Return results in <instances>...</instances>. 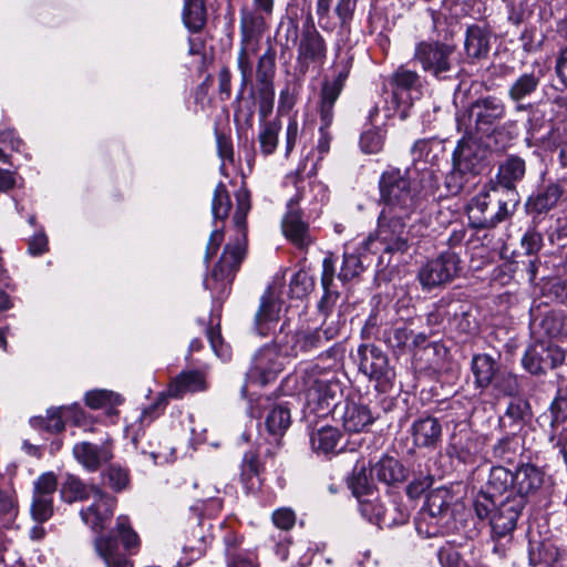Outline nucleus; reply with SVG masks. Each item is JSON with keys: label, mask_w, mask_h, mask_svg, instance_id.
Returning <instances> with one entry per match:
<instances>
[{"label": "nucleus", "mask_w": 567, "mask_h": 567, "mask_svg": "<svg viewBox=\"0 0 567 567\" xmlns=\"http://www.w3.org/2000/svg\"><path fill=\"white\" fill-rule=\"evenodd\" d=\"M236 210L233 217L237 237L234 243L226 245L223 255L212 275L204 280V286L210 290L214 298L223 299L227 293L246 254V217L250 210V195L245 188L236 193Z\"/></svg>", "instance_id": "obj_1"}, {"label": "nucleus", "mask_w": 567, "mask_h": 567, "mask_svg": "<svg viewBox=\"0 0 567 567\" xmlns=\"http://www.w3.org/2000/svg\"><path fill=\"white\" fill-rule=\"evenodd\" d=\"M288 380L295 382V390L305 394L308 406L318 414L330 412L342 396L334 373L315 362L301 363Z\"/></svg>", "instance_id": "obj_2"}, {"label": "nucleus", "mask_w": 567, "mask_h": 567, "mask_svg": "<svg viewBox=\"0 0 567 567\" xmlns=\"http://www.w3.org/2000/svg\"><path fill=\"white\" fill-rule=\"evenodd\" d=\"M261 24V19L252 14H245L240 20V43L237 55V69L240 72V84L235 99V117L237 120H244V122L249 125H251L255 114L254 91H251L250 101L248 102L244 100V93L250 83L252 71L251 59L260 50Z\"/></svg>", "instance_id": "obj_3"}, {"label": "nucleus", "mask_w": 567, "mask_h": 567, "mask_svg": "<svg viewBox=\"0 0 567 567\" xmlns=\"http://www.w3.org/2000/svg\"><path fill=\"white\" fill-rule=\"evenodd\" d=\"M410 217H384L380 214L378 228L363 243V249L380 255V264L389 266L392 257L404 255L413 245V237L406 228Z\"/></svg>", "instance_id": "obj_4"}, {"label": "nucleus", "mask_w": 567, "mask_h": 567, "mask_svg": "<svg viewBox=\"0 0 567 567\" xmlns=\"http://www.w3.org/2000/svg\"><path fill=\"white\" fill-rule=\"evenodd\" d=\"M409 172L391 167L382 173L379 189L384 217H411L416 208L415 192L411 186Z\"/></svg>", "instance_id": "obj_5"}, {"label": "nucleus", "mask_w": 567, "mask_h": 567, "mask_svg": "<svg viewBox=\"0 0 567 567\" xmlns=\"http://www.w3.org/2000/svg\"><path fill=\"white\" fill-rule=\"evenodd\" d=\"M471 370L476 389L489 391L494 399L516 396L520 393L518 377L503 368L487 353L475 354L472 359Z\"/></svg>", "instance_id": "obj_6"}, {"label": "nucleus", "mask_w": 567, "mask_h": 567, "mask_svg": "<svg viewBox=\"0 0 567 567\" xmlns=\"http://www.w3.org/2000/svg\"><path fill=\"white\" fill-rule=\"evenodd\" d=\"M297 185V194L288 202V212L282 220V230L285 236L296 246L302 248L310 244L309 227L301 218V214L297 205L301 200H307L310 205L323 203L328 200V189L320 182L309 183V189L313 194H306L307 187L303 181L293 178Z\"/></svg>", "instance_id": "obj_7"}, {"label": "nucleus", "mask_w": 567, "mask_h": 567, "mask_svg": "<svg viewBox=\"0 0 567 567\" xmlns=\"http://www.w3.org/2000/svg\"><path fill=\"white\" fill-rule=\"evenodd\" d=\"M453 501L454 495L446 487L431 491L415 523L417 533L431 538L452 530L454 527V517L451 509Z\"/></svg>", "instance_id": "obj_8"}, {"label": "nucleus", "mask_w": 567, "mask_h": 567, "mask_svg": "<svg viewBox=\"0 0 567 567\" xmlns=\"http://www.w3.org/2000/svg\"><path fill=\"white\" fill-rule=\"evenodd\" d=\"M506 105L496 96H485L470 103L466 110L456 115V125L465 134L491 133L505 117Z\"/></svg>", "instance_id": "obj_9"}, {"label": "nucleus", "mask_w": 567, "mask_h": 567, "mask_svg": "<svg viewBox=\"0 0 567 567\" xmlns=\"http://www.w3.org/2000/svg\"><path fill=\"white\" fill-rule=\"evenodd\" d=\"M327 54V42L315 23H305L297 44L296 72L303 76L310 69L322 68Z\"/></svg>", "instance_id": "obj_10"}, {"label": "nucleus", "mask_w": 567, "mask_h": 567, "mask_svg": "<svg viewBox=\"0 0 567 567\" xmlns=\"http://www.w3.org/2000/svg\"><path fill=\"white\" fill-rule=\"evenodd\" d=\"M498 188L477 194L467 206V215L474 228H489L503 221L509 215L507 202L496 199Z\"/></svg>", "instance_id": "obj_11"}, {"label": "nucleus", "mask_w": 567, "mask_h": 567, "mask_svg": "<svg viewBox=\"0 0 567 567\" xmlns=\"http://www.w3.org/2000/svg\"><path fill=\"white\" fill-rule=\"evenodd\" d=\"M390 84L392 87V110L403 121L409 116V111L413 105L412 92L420 93V75L405 65H401L392 73Z\"/></svg>", "instance_id": "obj_12"}, {"label": "nucleus", "mask_w": 567, "mask_h": 567, "mask_svg": "<svg viewBox=\"0 0 567 567\" xmlns=\"http://www.w3.org/2000/svg\"><path fill=\"white\" fill-rule=\"evenodd\" d=\"M454 47L439 41H421L416 44L413 59L421 64L424 72L434 78L445 79V73L452 69L451 56Z\"/></svg>", "instance_id": "obj_13"}, {"label": "nucleus", "mask_w": 567, "mask_h": 567, "mask_svg": "<svg viewBox=\"0 0 567 567\" xmlns=\"http://www.w3.org/2000/svg\"><path fill=\"white\" fill-rule=\"evenodd\" d=\"M460 258L454 252H443L427 261L419 270L417 278L423 288L431 289L452 281L460 272Z\"/></svg>", "instance_id": "obj_14"}, {"label": "nucleus", "mask_w": 567, "mask_h": 567, "mask_svg": "<svg viewBox=\"0 0 567 567\" xmlns=\"http://www.w3.org/2000/svg\"><path fill=\"white\" fill-rule=\"evenodd\" d=\"M285 357L275 346L259 349L252 358L251 367L247 372V381L265 385L277 379L284 370Z\"/></svg>", "instance_id": "obj_15"}, {"label": "nucleus", "mask_w": 567, "mask_h": 567, "mask_svg": "<svg viewBox=\"0 0 567 567\" xmlns=\"http://www.w3.org/2000/svg\"><path fill=\"white\" fill-rule=\"evenodd\" d=\"M564 360L565 353L557 346L535 342L526 350L522 362L529 373L538 375L557 368Z\"/></svg>", "instance_id": "obj_16"}, {"label": "nucleus", "mask_w": 567, "mask_h": 567, "mask_svg": "<svg viewBox=\"0 0 567 567\" xmlns=\"http://www.w3.org/2000/svg\"><path fill=\"white\" fill-rule=\"evenodd\" d=\"M486 148L482 146L473 134H466L453 152V165L458 172L468 173L471 176L477 175L484 167Z\"/></svg>", "instance_id": "obj_17"}, {"label": "nucleus", "mask_w": 567, "mask_h": 567, "mask_svg": "<svg viewBox=\"0 0 567 567\" xmlns=\"http://www.w3.org/2000/svg\"><path fill=\"white\" fill-rule=\"evenodd\" d=\"M359 370L380 384L389 383L393 372L386 354L373 344H361L358 348Z\"/></svg>", "instance_id": "obj_18"}, {"label": "nucleus", "mask_w": 567, "mask_h": 567, "mask_svg": "<svg viewBox=\"0 0 567 567\" xmlns=\"http://www.w3.org/2000/svg\"><path fill=\"white\" fill-rule=\"evenodd\" d=\"M524 506L525 499L522 496H506L502 499L491 516L493 535L505 537L512 534Z\"/></svg>", "instance_id": "obj_19"}, {"label": "nucleus", "mask_w": 567, "mask_h": 567, "mask_svg": "<svg viewBox=\"0 0 567 567\" xmlns=\"http://www.w3.org/2000/svg\"><path fill=\"white\" fill-rule=\"evenodd\" d=\"M471 305L460 299L441 300L437 313L447 321L450 329L460 333H470L475 329Z\"/></svg>", "instance_id": "obj_20"}, {"label": "nucleus", "mask_w": 567, "mask_h": 567, "mask_svg": "<svg viewBox=\"0 0 567 567\" xmlns=\"http://www.w3.org/2000/svg\"><path fill=\"white\" fill-rule=\"evenodd\" d=\"M74 458L89 472H96L103 464L113 458V446L110 441L101 444L80 442L73 446Z\"/></svg>", "instance_id": "obj_21"}, {"label": "nucleus", "mask_w": 567, "mask_h": 567, "mask_svg": "<svg viewBox=\"0 0 567 567\" xmlns=\"http://www.w3.org/2000/svg\"><path fill=\"white\" fill-rule=\"evenodd\" d=\"M93 503L80 512L83 522L93 529L101 527L113 515L115 498L100 487L93 489Z\"/></svg>", "instance_id": "obj_22"}, {"label": "nucleus", "mask_w": 567, "mask_h": 567, "mask_svg": "<svg viewBox=\"0 0 567 567\" xmlns=\"http://www.w3.org/2000/svg\"><path fill=\"white\" fill-rule=\"evenodd\" d=\"M341 421L348 432L359 433L372 425L375 416L371 409L361 401L347 400Z\"/></svg>", "instance_id": "obj_23"}, {"label": "nucleus", "mask_w": 567, "mask_h": 567, "mask_svg": "<svg viewBox=\"0 0 567 567\" xmlns=\"http://www.w3.org/2000/svg\"><path fill=\"white\" fill-rule=\"evenodd\" d=\"M411 432L414 445L435 449L441 442L442 425L436 417L424 416L413 422Z\"/></svg>", "instance_id": "obj_24"}, {"label": "nucleus", "mask_w": 567, "mask_h": 567, "mask_svg": "<svg viewBox=\"0 0 567 567\" xmlns=\"http://www.w3.org/2000/svg\"><path fill=\"white\" fill-rule=\"evenodd\" d=\"M337 336V330L327 327L326 329H315L298 331L292 337L291 349L297 355L299 353H309L323 346L324 341H329Z\"/></svg>", "instance_id": "obj_25"}, {"label": "nucleus", "mask_w": 567, "mask_h": 567, "mask_svg": "<svg viewBox=\"0 0 567 567\" xmlns=\"http://www.w3.org/2000/svg\"><path fill=\"white\" fill-rule=\"evenodd\" d=\"M447 454L463 464H474L480 453L478 443L467 431L451 436Z\"/></svg>", "instance_id": "obj_26"}, {"label": "nucleus", "mask_w": 567, "mask_h": 567, "mask_svg": "<svg viewBox=\"0 0 567 567\" xmlns=\"http://www.w3.org/2000/svg\"><path fill=\"white\" fill-rule=\"evenodd\" d=\"M514 492L508 496H525L535 493L544 483V473L535 465L524 464L515 473Z\"/></svg>", "instance_id": "obj_27"}, {"label": "nucleus", "mask_w": 567, "mask_h": 567, "mask_svg": "<svg viewBox=\"0 0 567 567\" xmlns=\"http://www.w3.org/2000/svg\"><path fill=\"white\" fill-rule=\"evenodd\" d=\"M491 31L477 24L467 27L464 40V50L470 59L487 56L491 48Z\"/></svg>", "instance_id": "obj_28"}, {"label": "nucleus", "mask_w": 567, "mask_h": 567, "mask_svg": "<svg viewBox=\"0 0 567 567\" xmlns=\"http://www.w3.org/2000/svg\"><path fill=\"white\" fill-rule=\"evenodd\" d=\"M207 382L199 371L181 372L168 385L167 394L171 398H182L186 393L205 391Z\"/></svg>", "instance_id": "obj_29"}, {"label": "nucleus", "mask_w": 567, "mask_h": 567, "mask_svg": "<svg viewBox=\"0 0 567 567\" xmlns=\"http://www.w3.org/2000/svg\"><path fill=\"white\" fill-rule=\"evenodd\" d=\"M544 72L540 68L520 74L509 86L508 96L513 102H520L532 96L540 84Z\"/></svg>", "instance_id": "obj_30"}, {"label": "nucleus", "mask_w": 567, "mask_h": 567, "mask_svg": "<svg viewBox=\"0 0 567 567\" xmlns=\"http://www.w3.org/2000/svg\"><path fill=\"white\" fill-rule=\"evenodd\" d=\"M281 310V303L268 290L260 300V307L255 317V324L260 336H267L269 323L277 322Z\"/></svg>", "instance_id": "obj_31"}, {"label": "nucleus", "mask_w": 567, "mask_h": 567, "mask_svg": "<svg viewBox=\"0 0 567 567\" xmlns=\"http://www.w3.org/2000/svg\"><path fill=\"white\" fill-rule=\"evenodd\" d=\"M94 545L106 567H133L132 563L118 551V542L115 536H101L96 538Z\"/></svg>", "instance_id": "obj_32"}, {"label": "nucleus", "mask_w": 567, "mask_h": 567, "mask_svg": "<svg viewBox=\"0 0 567 567\" xmlns=\"http://www.w3.org/2000/svg\"><path fill=\"white\" fill-rule=\"evenodd\" d=\"M96 485H86L80 477L66 474L61 483L60 495L63 502L72 504L83 502L91 497Z\"/></svg>", "instance_id": "obj_33"}, {"label": "nucleus", "mask_w": 567, "mask_h": 567, "mask_svg": "<svg viewBox=\"0 0 567 567\" xmlns=\"http://www.w3.org/2000/svg\"><path fill=\"white\" fill-rule=\"evenodd\" d=\"M525 175V162L517 157L512 156L507 158L502 165L498 167L497 173V183L499 187L505 188L507 192L514 196V187L515 183L520 181Z\"/></svg>", "instance_id": "obj_34"}, {"label": "nucleus", "mask_w": 567, "mask_h": 567, "mask_svg": "<svg viewBox=\"0 0 567 567\" xmlns=\"http://www.w3.org/2000/svg\"><path fill=\"white\" fill-rule=\"evenodd\" d=\"M259 474L260 463L257 453L254 451L245 453L241 463L240 481L246 493L250 494L259 491L261 486V478Z\"/></svg>", "instance_id": "obj_35"}, {"label": "nucleus", "mask_w": 567, "mask_h": 567, "mask_svg": "<svg viewBox=\"0 0 567 567\" xmlns=\"http://www.w3.org/2000/svg\"><path fill=\"white\" fill-rule=\"evenodd\" d=\"M371 478L392 484L404 478L403 466L393 457L383 456L370 468Z\"/></svg>", "instance_id": "obj_36"}, {"label": "nucleus", "mask_w": 567, "mask_h": 567, "mask_svg": "<svg viewBox=\"0 0 567 567\" xmlns=\"http://www.w3.org/2000/svg\"><path fill=\"white\" fill-rule=\"evenodd\" d=\"M342 435L333 426H322L310 435L311 447L317 453L329 454L338 451Z\"/></svg>", "instance_id": "obj_37"}, {"label": "nucleus", "mask_w": 567, "mask_h": 567, "mask_svg": "<svg viewBox=\"0 0 567 567\" xmlns=\"http://www.w3.org/2000/svg\"><path fill=\"white\" fill-rule=\"evenodd\" d=\"M276 75V50L268 45L265 52L258 58L256 65L257 87L275 86Z\"/></svg>", "instance_id": "obj_38"}, {"label": "nucleus", "mask_w": 567, "mask_h": 567, "mask_svg": "<svg viewBox=\"0 0 567 567\" xmlns=\"http://www.w3.org/2000/svg\"><path fill=\"white\" fill-rule=\"evenodd\" d=\"M564 188L559 184H549L542 188L534 197H530L528 205L537 213H546L553 209L560 200Z\"/></svg>", "instance_id": "obj_39"}, {"label": "nucleus", "mask_w": 567, "mask_h": 567, "mask_svg": "<svg viewBox=\"0 0 567 567\" xmlns=\"http://www.w3.org/2000/svg\"><path fill=\"white\" fill-rule=\"evenodd\" d=\"M515 476L514 473L504 466L492 467L487 481L488 493L492 495H503L509 491L514 493Z\"/></svg>", "instance_id": "obj_40"}, {"label": "nucleus", "mask_w": 567, "mask_h": 567, "mask_svg": "<svg viewBox=\"0 0 567 567\" xmlns=\"http://www.w3.org/2000/svg\"><path fill=\"white\" fill-rule=\"evenodd\" d=\"M183 20L188 30L199 31L206 23L204 0H185Z\"/></svg>", "instance_id": "obj_41"}, {"label": "nucleus", "mask_w": 567, "mask_h": 567, "mask_svg": "<svg viewBox=\"0 0 567 567\" xmlns=\"http://www.w3.org/2000/svg\"><path fill=\"white\" fill-rule=\"evenodd\" d=\"M265 423L271 435H284L291 423L290 410L281 404L274 406L267 414Z\"/></svg>", "instance_id": "obj_42"}, {"label": "nucleus", "mask_w": 567, "mask_h": 567, "mask_svg": "<svg viewBox=\"0 0 567 567\" xmlns=\"http://www.w3.org/2000/svg\"><path fill=\"white\" fill-rule=\"evenodd\" d=\"M280 130L281 123L278 120L260 123L258 142L264 155H270L276 151Z\"/></svg>", "instance_id": "obj_43"}, {"label": "nucleus", "mask_w": 567, "mask_h": 567, "mask_svg": "<svg viewBox=\"0 0 567 567\" xmlns=\"http://www.w3.org/2000/svg\"><path fill=\"white\" fill-rule=\"evenodd\" d=\"M342 90L338 86H332L329 83L324 82L322 84L321 93H320V121L324 123V125H331L333 121V107L337 100L340 96Z\"/></svg>", "instance_id": "obj_44"}, {"label": "nucleus", "mask_w": 567, "mask_h": 567, "mask_svg": "<svg viewBox=\"0 0 567 567\" xmlns=\"http://www.w3.org/2000/svg\"><path fill=\"white\" fill-rule=\"evenodd\" d=\"M519 439L516 435H506L493 446V456L499 461L512 463L519 454Z\"/></svg>", "instance_id": "obj_45"}, {"label": "nucleus", "mask_w": 567, "mask_h": 567, "mask_svg": "<svg viewBox=\"0 0 567 567\" xmlns=\"http://www.w3.org/2000/svg\"><path fill=\"white\" fill-rule=\"evenodd\" d=\"M231 199L224 183H219L215 190L212 200V214L215 220L224 221L230 212Z\"/></svg>", "instance_id": "obj_46"}, {"label": "nucleus", "mask_w": 567, "mask_h": 567, "mask_svg": "<svg viewBox=\"0 0 567 567\" xmlns=\"http://www.w3.org/2000/svg\"><path fill=\"white\" fill-rule=\"evenodd\" d=\"M409 517L410 512L408 507L393 499L384 508L381 519L383 525L389 528L405 524Z\"/></svg>", "instance_id": "obj_47"}, {"label": "nucleus", "mask_w": 567, "mask_h": 567, "mask_svg": "<svg viewBox=\"0 0 567 567\" xmlns=\"http://www.w3.org/2000/svg\"><path fill=\"white\" fill-rule=\"evenodd\" d=\"M528 411V403L523 399H515L509 402L504 416L501 419L502 426L508 425L513 427H519L524 421L525 415Z\"/></svg>", "instance_id": "obj_48"}, {"label": "nucleus", "mask_w": 567, "mask_h": 567, "mask_svg": "<svg viewBox=\"0 0 567 567\" xmlns=\"http://www.w3.org/2000/svg\"><path fill=\"white\" fill-rule=\"evenodd\" d=\"M313 287V278L306 270L301 269L290 279L289 292L292 298L301 299L309 295Z\"/></svg>", "instance_id": "obj_49"}, {"label": "nucleus", "mask_w": 567, "mask_h": 567, "mask_svg": "<svg viewBox=\"0 0 567 567\" xmlns=\"http://www.w3.org/2000/svg\"><path fill=\"white\" fill-rule=\"evenodd\" d=\"M106 484L115 492H122L130 485L128 471L120 465H111L103 472Z\"/></svg>", "instance_id": "obj_50"}, {"label": "nucleus", "mask_w": 567, "mask_h": 567, "mask_svg": "<svg viewBox=\"0 0 567 567\" xmlns=\"http://www.w3.org/2000/svg\"><path fill=\"white\" fill-rule=\"evenodd\" d=\"M363 271V264L360 257L354 252L346 251L343 255V262L338 278L343 281H350L358 277Z\"/></svg>", "instance_id": "obj_51"}, {"label": "nucleus", "mask_w": 567, "mask_h": 567, "mask_svg": "<svg viewBox=\"0 0 567 567\" xmlns=\"http://www.w3.org/2000/svg\"><path fill=\"white\" fill-rule=\"evenodd\" d=\"M30 513L33 520L39 524L49 520L53 515V498L32 496Z\"/></svg>", "instance_id": "obj_52"}, {"label": "nucleus", "mask_w": 567, "mask_h": 567, "mask_svg": "<svg viewBox=\"0 0 567 567\" xmlns=\"http://www.w3.org/2000/svg\"><path fill=\"white\" fill-rule=\"evenodd\" d=\"M275 103V86L257 87V104L260 123L268 122Z\"/></svg>", "instance_id": "obj_53"}, {"label": "nucleus", "mask_w": 567, "mask_h": 567, "mask_svg": "<svg viewBox=\"0 0 567 567\" xmlns=\"http://www.w3.org/2000/svg\"><path fill=\"white\" fill-rule=\"evenodd\" d=\"M118 402V395L107 390H93L85 395V403L92 409H101Z\"/></svg>", "instance_id": "obj_54"}, {"label": "nucleus", "mask_w": 567, "mask_h": 567, "mask_svg": "<svg viewBox=\"0 0 567 567\" xmlns=\"http://www.w3.org/2000/svg\"><path fill=\"white\" fill-rule=\"evenodd\" d=\"M56 487V476L52 472L44 473L34 482L32 496L53 498Z\"/></svg>", "instance_id": "obj_55"}, {"label": "nucleus", "mask_w": 567, "mask_h": 567, "mask_svg": "<svg viewBox=\"0 0 567 567\" xmlns=\"http://www.w3.org/2000/svg\"><path fill=\"white\" fill-rule=\"evenodd\" d=\"M116 532L124 545L130 550L136 548L140 544L137 534L131 528L126 517H118L116 523Z\"/></svg>", "instance_id": "obj_56"}, {"label": "nucleus", "mask_w": 567, "mask_h": 567, "mask_svg": "<svg viewBox=\"0 0 567 567\" xmlns=\"http://www.w3.org/2000/svg\"><path fill=\"white\" fill-rule=\"evenodd\" d=\"M491 493H481L474 501L473 507L478 518H489L496 508V501Z\"/></svg>", "instance_id": "obj_57"}, {"label": "nucleus", "mask_w": 567, "mask_h": 567, "mask_svg": "<svg viewBox=\"0 0 567 567\" xmlns=\"http://www.w3.org/2000/svg\"><path fill=\"white\" fill-rule=\"evenodd\" d=\"M360 146L367 154H377L383 147V137L379 132L369 130L361 135Z\"/></svg>", "instance_id": "obj_58"}, {"label": "nucleus", "mask_w": 567, "mask_h": 567, "mask_svg": "<svg viewBox=\"0 0 567 567\" xmlns=\"http://www.w3.org/2000/svg\"><path fill=\"white\" fill-rule=\"evenodd\" d=\"M411 338V331L405 327L391 329L385 336V342L393 349H403L408 346Z\"/></svg>", "instance_id": "obj_59"}, {"label": "nucleus", "mask_w": 567, "mask_h": 567, "mask_svg": "<svg viewBox=\"0 0 567 567\" xmlns=\"http://www.w3.org/2000/svg\"><path fill=\"white\" fill-rule=\"evenodd\" d=\"M467 175L470 174L465 172H458V169L453 166V169L445 177V185L449 193L452 195H457L460 192H462L467 182Z\"/></svg>", "instance_id": "obj_60"}, {"label": "nucleus", "mask_w": 567, "mask_h": 567, "mask_svg": "<svg viewBox=\"0 0 567 567\" xmlns=\"http://www.w3.org/2000/svg\"><path fill=\"white\" fill-rule=\"evenodd\" d=\"M354 494H364L369 488V478L364 464L355 465L350 481Z\"/></svg>", "instance_id": "obj_61"}, {"label": "nucleus", "mask_w": 567, "mask_h": 567, "mask_svg": "<svg viewBox=\"0 0 567 567\" xmlns=\"http://www.w3.org/2000/svg\"><path fill=\"white\" fill-rule=\"evenodd\" d=\"M358 0H338L334 11L342 27L348 25L354 16Z\"/></svg>", "instance_id": "obj_62"}, {"label": "nucleus", "mask_w": 567, "mask_h": 567, "mask_svg": "<svg viewBox=\"0 0 567 567\" xmlns=\"http://www.w3.org/2000/svg\"><path fill=\"white\" fill-rule=\"evenodd\" d=\"M522 247L527 255L537 254L543 247V236L535 229H529L522 238Z\"/></svg>", "instance_id": "obj_63"}, {"label": "nucleus", "mask_w": 567, "mask_h": 567, "mask_svg": "<svg viewBox=\"0 0 567 567\" xmlns=\"http://www.w3.org/2000/svg\"><path fill=\"white\" fill-rule=\"evenodd\" d=\"M227 567H258V563L254 551L244 550L227 560Z\"/></svg>", "instance_id": "obj_64"}]
</instances>
